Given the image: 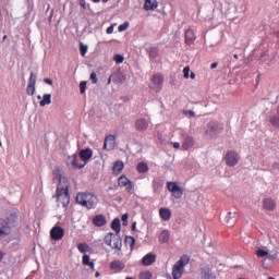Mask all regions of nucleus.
<instances>
[{
  "label": "nucleus",
  "instance_id": "nucleus-1",
  "mask_svg": "<svg viewBox=\"0 0 279 279\" xmlns=\"http://www.w3.org/2000/svg\"><path fill=\"white\" fill-rule=\"evenodd\" d=\"M53 182H59L56 191V199L58 204H61L63 208H66L71 203V195L69 194V184H66V179L62 178L60 169L53 171Z\"/></svg>",
  "mask_w": 279,
  "mask_h": 279
},
{
  "label": "nucleus",
  "instance_id": "nucleus-2",
  "mask_svg": "<svg viewBox=\"0 0 279 279\" xmlns=\"http://www.w3.org/2000/svg\"><path fill=\"white\" fill-rule=\"evenodd\" d=\"M76 204L87 208V210H92V208H96L97 204H99V198L90 192H80L76 194Z\"/></svg>",
  "mask_w": 279,
  "mask_h": 279
},
{
  "label": "nucleus",
  "instance_id": "nucleus-3",
  "mask_svg": "<svg viewBox=\"0 0 279 279\" xmlns=\"http://www.w3.org/2000/svg\"><path fill=\"white\" fill-rule=\"evenodd\" d=\"M191 258L187 255L181 256V258L172 267V278L180 279L182 274H184V267H186Z\"/></svg>",
  "mask_w": 279,
  "mask_h": 279
},
{
  "label": "nucleus",
  "instance_id": "nucleus-4",
  "mask_svg": "<svg viewBox=\"0 0 279 279\" xmlns=\"http://www.w3.org/2000/svg\"><path fill=\"white\" fill-rule=\"evenodd\" d=\"M104 241L106 245H109V247H112V250L121 251V247H123V240H121L119 234L110 232L105 236Z\"/></svg>",
  "mask_w": 279,
  "mask_h": 279
},
{
  "label": "nucleus",
  "instance_id": "nucleus-5",
  "mask_svg": "<svg viewBox=\"0 0 279 279\" xmlns=\"http://www.w3.org/2000/svg\"><path fill=\"white\" fill-rule=\"evenodd\" d=\"M206 134L213 138L214 136H217L219 132H223V124L217 122V121H210L206 129H205Z\"/></svg>",
  "mask_w": 279,
  "mask_h": 279
},
{
  "label": "nucleus",
  "instance_id": "nucleus-6",
  "mask_svg": "<svg viewBox=\"0 0 279 279\" xmlns=\"http://www.w3.org/2000/svg\"><path fill=\"white\" fill-rule=\"evenodd\" d=\"M225 160L228 167H236V165H239L240 157L236 151L229 150L225 156Z\"/></svg>",
  "mask_w": 279,
  "mask_h": 279
},
{
  "label": "nucleus",
  "instance_id": "nucleus-7",
  "mask_svg": "<svg viewBox=\"0 0 279 279\" xmlns=\"http://www.w3.org/2000/svg\"><path fill=\"white\" fill-rule=\"evenodd\" d=\"M201 276L204 279H217V275L213 271V265H202Z\"/></svg>",
  "mask_w": 279,
  "mask_h": 279
},
{
  "label": "nucleus",
  "instance_id": "nucleus-8",
  "mask_svg": "<svg viewBox=\"0 0 279 279\" xmlns=\"http://www.w3.org/2000/svg\"><path fill=\"white\" fill-rule=\"evenodd\" d=\"M50 236L53 241H60L64 236V229L62 227H53L50 230Z\"/></svg>",
  "mask_w": 279,
  "mask_h": 279
},
{
  "label": "nucleus",
  "instance_id": "nucleus-9",
  "mask_svg": "<svg viewBox=\"0 0 279 279\" xmlns=\"http://www.w3.org/2000/svg\"><path fill=\"white\" fill-rule=\"evenodd\" d=\"M147 128H149V121H147V119L138 118L135 121V130L137 132H145V130H147Z\"/></svg>",
  "mask_w": 279,
  "mask_h": 279
},
{
  "label": "nucleus",
  "instance_id": "nucleus-10",
  "mask_svg": "<svg viewBox=\"0 0 279 279\" xmlns=\"http://www.w3.org/2000/svg\"><path fill=\"white\" fill-rule=\"evenodd\" d=\"M236 213L229 211L226 218L222 219V222L229 228H232L236 223Z\"/></svg>",
  "mask_w": 279,
  "mask_h": 279
},
{
  "label": "nucleus",
  "instance_id": "nucleus-11",
  "mask_svg": "<svg viewBox=\"0 0 279 279\" xmlns=\"http://www.w3.org/2000/svg\"><path fill=\"white\" fill-rule=\"evenodd\" d=\"M12 230L10 229V225L8 220L0 218V236H8Z\"/></svg>",
  "mask_w": 279,
  "mask_h": 279
},
{
  "label": "nucleus",
  "instance_id": "nucleus-12",
  "mask_svg": "<svg viewBox=\"0 0 279 279\" xmlns=\"http://www.w3.org/2000/svg\"><path fill=\"white\" fill-rule=\"evenodd\" d=\"M114 143H117V137H114V135L107 136L105 138L104 149L111 151V149H114Z\"/></svg>",
  "mask_w": 279,
  "mask_h": 279
},
{
  "label": "nucleus",
  "instance_id": "nucleus-13",
  "mask_svg": "<svg viewBox=\"0 0 279 279\" xmlns=\"http://www.w3.org/2000/svg\"><path fill=\"white\" fill-rule=\"evenodd\" d=\"M78 156L81 160H83V162H88L93 158V149L90 148L81 149Z\"/></svg>",
  "mask_w": 279,
  "mask_h": 279
},
{
  "label": "nucleus",
  "instance_id": "nucleus-14",
  "mask_svg": "<svg viewBox=\"0 0 279 279\" xmlns=\"http://www.w3.org/2000/svg\"><path fill=\"white\" fill-rule=\"evenodd\" d=\"M156 263V255L154 253H148L142 258V265L145 267H149V265H154Z\"/></svg>",
  "mask_w": 279,
  "mask_h": 279
},
{
  "label": "nucleus",
  "instance_id": "nucleus-15",
  "mask_svg": "<svg viewBox=\"0 0 279 279\" xmlns=\"http://www.w3.org/2000/svg\"><path fill=\"white\" fill-rule=\"evenodd\" d=\"M118 184L119 186H126V191H132L134 189V186L132 185V181H130L128 177H120L118 179Z\"/></svg>",
  "mask_w": 279,
  "mask_h": 279
},
{
  "label": "nucleus",
  "instance_id": "nucleus-16",
  "mask_svg": "<svg viewBox=\"0 0 279 279\" xmlns=\"http://www.w3.org/2000/svg\"><path fill=\"white\" fill-rule=\"evenodd\" d=\"M94 226H97V228H101L106 226V216L104 215H97L93 218Z\"/></svg>",
  "mask_w": 279,
  "mask_h": 279
},
{
  "label": "nucleus",
  "instance_id": "nucleus-17",
  "mask_svg": "<svg viewBox=\"0 0 279 279\" xmlns=\"http://www.w3.org/2000/svg\"><path fill=\"white\" fill-rule=\"evenodd\" d=\"M255 254H256V256H258V258H265V256H266V258H268V260H275L276 259V256L270 255L269 252H267L263 248H258Z\"/></svg>",
  "mask_w": 279,
  "mask_h": 279
},
{
  "label": "nucleus",
  "instance_id": "nucleus-18",
  "mask_svg": "<svg viewBox=\"0 0 279 279\" xmlns=\"http://www.w3.org/2000/svg\"><path fill=\"white\" fill-rule=\"evenodd\" d=\"M195 43V33L193 29L189 28L185 31V44L193 45Z\"/></svg>",
  "mask_w": 279,
  "mask_h": 279
},
{
  "label": "nucleus",
  "instance_id": "nucleus-19",
  "mask_svg": "<svg viewBox=\"0 0 279 279\" xmlns=\"http://www.w3.org/2000/svg\"><path fill=\"white\" fill-rule=\"evenodd\" d=\"M7 223L10 226V230H12V228H14L16 226V223H19V215L16 214H11L8 218H7Z\"/></svg>",
  "mask_w": 279,
  "mask_h": 279
},
{
  "label": "nucleus",
  "instance_id": "nucleus-20",
  "mask_svg": "<svg viewBox=\"0 0 279 279\" xmlns=\"http://www.w3.org/2000/svg\"><path fill=\"white\" fill-rule=\"evenodd\" d=\"M110 267L116 272L123 271V269H125V265L119 260L111 262Z\"/></svg>",
  "mask_w": 279,
  "mask_h": 279
},
{
  "label": "nucleus",
  "instance_id": "nucleus-21",
  "mask_svg": "<svg viewBox=\"0 0 279 279\" xmlns=\"http://www.w3.org/2000/svg\"><path fill=\"white\" fill-rule=\"evenodd\" d=\"M264 208L270 211L276 210V201L271 198L264 199Z\"/></svg>",
  "mask_w": 279,
  "mask_h": 279
},
{
  "label": "nucleus",
  "instance_id": "nucleus-22",
  "mask_svg": "<svg viewBox=\"0 0 279 279\" xmlns=\"http://www.w3.org/2000/svg\"><path fill=\"white\" fill-rule=\"evenodd\" d=\"M156 8H158L157 0H145L144 10H146V11L156 10Z\"/></svg>",
  "mask_w": 279,
  "mask_h": 279
},
{
  "label": "nucleus",
  "instance_id": "nucleus-23",
  "mask_svg": "<svg viewBox=\"0 0 279 279\" xmlns=\"http://www.w3.org/2000/svg\"><path fill=\"white\" fill-rule=\"evenodd\" d=\"M112 80L114 82V84H123V82H125L126 76L125 74L118 72L116 74H112Z\"/></svg>",
  "mask_w": 279,
  "mask_h": 279
},
{
  "label": "nucleus",
  "instance_id": "nucleus-24",
  "mask_svg": "<svg viewBox=\"0 0 279 279\" xmlns=\"http://www.w3.org/2000/svg\"><path fill=\"white\" fill-rule=\"evenodd\" d=\"M69 162L74 167V169H84L85 165H77V155H72L68 157Z\"/></svg>",
  "mask_w": 279,
  "mask_h": 279
},
{
  "label": "nucleus",
  "instance_id": "nucleus-25",
  "mask_svg": "<svg viewBox=\"0 0 279 279\" xmlns=\"http://www.w3.org/2000/svg\"><path fill=\"white\" fill-rule=\"evenodd\" d=\"M193 145H195V141L193 140V137L187 136V137H185V140L182 144V148L186 151V150L191 149V147H193Z\"/></svg>",
  "mask_w": 279,
  "mask_h": 279
},
{
  "label": "nucleus",
  "instance_id": "nucleus-26",
  "mask_svg": "<svg viewBox=\"0 0 279 279\" xmlns=\"http://www.w3.org/2000/svg\"><path fill=\"white\" fill-rule=\"evenodd\" d=\"M159 215L163 221H169V219H171V210L168 208H160Z\"/></svg>",
  "mask_w": 279,
  "mask_h": 279
},
{
  "label": "nucleus",
  "instance_id": "nucleus-27",
  "mask_svg": "<svg viewBox=\"0 0 279 279\" xmlns=\"http://www.w3.org/2000/svg\"><path fill=\"white\" fill-rule=\"evenodd\" d=\"M111 230H114L117 234L121 232V219L114 218L111 222Z\"/></svg>",
  "mask_w": 279,
  "mask_h": 279
},
{
  "label": "nucleus",
  "instance_id": "nucleus-28",
  "mask_svg": "<svg viewBox=\"0 0 279 279\" xmlns=\"http://www.w3.org/2000/svg\"><path fill=\"white\" fill-rule=\"evenodd\" d=\"M51 104V94H45L43 99L39 101V106L45 108V106H49Z\"/></svg>",
  "mask_w": 279,
  "mask_h": 279
},
{
  "label": "nucleus",
  "instance_id": "nucleus-29",
  "mask_svg": "<svg viewBox=\"0 0 279 279\" xmlns=\"http://www.w3.org/2000/svg\"><path fill=\"white\" fill-rule=\"evenodd\" d=\"M121 171H123V161L118 160L113 165V173H116V175H119Z\"/></svg>",
  "mask_w": 279,
  "mask_h": 279
},
{
  "label": "nucleus",
  "instance_id": "nucleus-30",
  "mask_svg": "<svg viewBox=\"0 0 279 279\" xmlns=\"http://www.w3.org/2000/svg\"><path fill=\"white\" fill-rule=\"evenodd\" d=\"M169 230H163L159 234V243H168L169 242Z\"/></svg>",
  "mask_w": 279,
  "mask_h": 279
},
{
  "label": "nucleus",
  "instance_id": "nucleus-31",
  "mask_svg": "<svg viewBox=\"0 0 279 279\" xmlns=\"http://www.w3.org/2000/svg\"><path fill=\"white\" fill-rule=\"evenodd\" d=\"M136 170L138 171V173H147V171H149V166H147L146 162H138Z\"/></svg>",
  "mask_w": 279,
  "mask_h": 279
},
{
  "label": "nucleus",
  "instance_id": "nucleus-32",
  "mask_svg": "<svg viewBox=\"0 0 279 279\" xmlns=\"http://www.w3.org/2000/svg\"><path fill=\"white\" fill-rule=\"evenodd\" d=\"M165 81V78L162 77V75L160 74H155L151 77V82L153 84H155L156 86H162V82Z\"/></svg>",
  "mask_w": 279,
  "mask_h": 279
},
{
  "label": "nucleus",
  "instance_id": "nucleus-33",
  "mask_svg": "<svg viewBox=\"0 0 279 279\" xmlns=\"http://www.w3.org/2000/svg\"><path fill=\"white\" fill-rule=\"evenodd\" d=\"M124 244L129 245L131 250H134V245H136V240L132 235H128L124 239Z\"/></svg>",
  "mask_w": 279,
  "mask_h": 279
},
{
  "label": "nucleus",
  "instance_id": "nucleus-34",
  "mask_svg": "<svg viewBox=\"0 0 279 279\" xmlns=\"http://www.w3.org/2000/svg\"><path fill=\"white\" fill-rule=\"evenodd\" d=\"M167 187H168V191H170V193H173L180 189V185H178V183L175 182H168Z\"/></svg>",
  "mask_w": 279,
  "mask_h": 279
},
{
  "label": "nucleus",
  "instance_id": "nucleus-35",
  "mask_svg": "<svg viewBox=\"0 0 279 279\" xmlns=\"http://www.w3.org/2000/svg\"><path fill=\"white\" fill-rule=\"evenodd\" d=\"M147 53H148L149 58H156L159 53V50L157 47H150V48H148Z\"/></svg>",
  "mask_w": 279,
  "mask_h": 279
},
{
  "label": "nucleus",
  "instance_id": "nucleus-36",
  "mask_svg": "<svg viewBox=\"0 0 279 279\" xmlns=\"http://www.w3.org/2000/svg\"><path fill=\"white\" fill-rule=\"evenodd\" d=\"M172 195L175 199H182V195H184V190L182 187H179L174 192H172Z\"/></svg>",
  "mask_w": 279,
  "mask_h": 279
},
{
  "label": "nucleus",
  "instance_id": "nucleus-37",
  "mask_svg": "<svg viewBox=\"0 0 279 279\" xmlns=\"http://www.w3.org/2000/svg\"><path fill=\"white\" fill-rule=\"evenodd\" d=\"M269 122L274 128H279V116L270 117Z\"/></svg>",
  "mask_w": 279,
  "mask_h": 279
},
{
  "label": "nucleus",
  "instance_id": "nucleus-38",
  "mask_svg": "<svg viewBox=\"0 0 279 279\" xmlns=\"http://www.w3.org/2000/svg\"><path fill=\"white\" fill-rule=\"evenodd\" d=\"M35 93H36V85H31L27 83L26 94L32 96Z\"/></svg>",
  "mask_w": 279,
  "mask_h": 279
},
{
  "label": "nucleus",
  "instance_id": "nucleus-39",
  "mask_svg": "<svg viewBox=\"0 0 279 279\" xmlns=\"http://www.w3.org/2000/svg\"><path fill=\"white\" fill-rule=\"evenodd\" d=\"M77 250H78V252L84 254L86 252V250H88V244H86V243H78L77 244Z\"/></svg>",
  "mask_w": 279,
  "mask_h": 279
},
{
  "label": "nucleus",
  "instance_id": "nucleus-40",
  "mask_svg": "<svg viewBox=\"0 0 279 279\" xmlns=\"http://www.w3.org/2000/svg\"><path fill=\"white\" fill-rule=\"evenodd\" d=\"M140 278L141 279H151V271H149V270L142 271L140 274Z\"/></svg>",
  "mask_w": 279,
  "mask_h": 279
},
{
  "label": "nucleus",
  "instance_id": "nucleus-41",
  "mask_svg": "<svg viewBox=\"0 0 279 279\" xmlns=\"http://www.w3.org/2000/svg\"><path fill=\"white\" fill-rule=\"evenodd\" d=\"M36 80H37L36 74L34 72H31V76L28 78V84L36 86Z\"/></svg>",
  "mask_w": 279,
  "mask_h": 279
},
{
  "label": "nucleus",
  "instance_id": "nucleus-42",
  "mask_svg": "<svg viewBox=\"0 0 279 279\" xmlns=\"http://www.w3.org/2000/svg\"><path fill=\"white\" fill-rule=\"evenodd\" d=\"M123 60H125V58L122 54H116L114 56L116 64H123Z\"/></svg>",
  "mask_w": 279,
  "mask_h": 279
},
{
  "label": "nucleus",
  "instance_id": "nucleus-43",
  "mask_svg": "<svg viewBox=\"0 0 279 279\" xmlns=\"http://www.w3.org/2000/svg\"><path fill=\"white\" fill-rule=\"evenodd\" d=\"M80 93H81V95H84L86 93V82L85 81H82L80 83Z\"/></svg>",
  "mask_w": 279,
  "mask_h": 279
},
{
  "label": "nucleus",
  "instance_id": "nucleus-44",
  "mask_svg": "<svg viewBox=\"0 0 279 279\" xmlns=\"http://www.w3.org/2000/svg\"><path fill=\"white\" fill-rule=\"evenodd\" d=\"M128 27H130V23L125 22L118 27V32H125L128 29Z\"/></svg>",
  "mask_w": 279,
  "mask_h": 279
},
{
  "label": "nucleus",
  "instance_id": "nucleus-45",
  "mask_svg": "<svg viewBox=\"0 0 279 279\" xmlns=\"http://www.w3.org/2000/svg\"><path fill=\"white\" fill-rule=\"evenodd\" d=\"M183 114L185 117H190L191 119L195 118V111L193 110H183Z\"/></svg>",
  "mask_w": 279,
  "mask_h": 279
},
{
  "label": "nucleus",
  "instance_id": "nucleus-46",
  "mask_svg": "<svg viewBox=\"0 0 279 279\" xmlns=\"http://www.w3.org/2000/svg\"><path fill=\"white\" fill-rule=\"evenodd\" d=\"M81 56H86V51H88V46L81 44Z\"/></svg>",
  "mask_w": 279,
  "mask_h": 279
},
{
  "label": "nucleus",
  "instance_id": "nucleus-47",
  "mask_svg": "<svg viewBox=\"0 0 279 279\" xmlns=\"http://www.w3.org/2000/svg\"><path fill=\"white\" fill-rule=\"evenodd\" d=\"M89 263H92V262H90V256L84 254V255H83V265L86 266V265H88Z\"/></svg>",
  "mask_w": 279,
  "mask_h": 279
},
{
  "label": "nucleus",
  "instance_id": "nucleus-48",
  "mask_svg": "<svg viewBox=\"0 0 279 279\" xmlns=\"http://www.w3.org/2000/svg\"><path fill=\"white\" fill-rule=\"evenodd\" d=\"M89 78L92 81V84H97V73L92 72Z\"/></svg>",
  "mask_w": 279,
  "mask_h": 279
},
{
  "label": "nucleus",
  "instance_id": "nucleus-49",
  "mask_svg": "<svg viewBox=\"0 0 279 279\" xmlns=\"http://www.w3.org/2000/svg\"><path fill=\"white\" fill-rule=\"evenodd\" d=\"M191 69L189 66H185L183 69V76L185 77V80H189V73H190Z\"/></svg>",
  "mask_w": 279,
  "mask_h": 279
},
{
  "label": "nucleus",
  "instance_id": "nucleus-50",
  "mask_svg": "<svg viewBox=\"0 0 279 279\" xmlns=\"http://www.w3.org/2000/svg\"><path fill=\"white\" fill-rule=\"evenodd\" d=\"M128 219H129V216H128V214H124L123 216H122V226H128Z\"/></svg>",
  "mask_w": 279,
  "mask_h": 279
},
{
  "label": "nucleus",
  "instance_id": "nucleus-51",
  "mask_svg": "<svg viewBox=\"0 0 279 279\" xmlns=\"http://www.w3.org/2000/svg\"><path fill=\"white\" fill-rule=\"evenodd\" d=\"M45 84H49V86H53V80L51 78H44Z\"/></svg>",
  "mask_w": 279,
  "mask_h": 279
},
{
  "label": "nucleus",
  "instance_id": "nucleus-52",
  "mask_svg": "<svg viewBox=\"0 0 279 279\" xmlns=\"http://www.w3.org/2000/svg\"><path fill=\"white\" fill-rule=\"evenodd\" d=\"M80 5H81V8H83V10H86V8H87L86 0H80Z\"/></svg>",
  "mask_w": 279,
  "mask_h": 279
},
{
  "label": "nucleus",
  "instance_id": "nucleus-53",
  "mask_svg": "<svg viewBox=\"0 0 279 279\" xmlns=\"http://www.w3.org/2000/svg\"><path fill=\"white\" fill-rule=\"evenodd\" d=\"M106 32L107 34H112V32H114V26H109Z\"/></svg>",
  "mask_w": 279,
  "mask_h": 279
},
{
  "label": "nucleus",
  "instance_id": "nucleus-54",
  "mask_svg": "<svg viewBox=\"0 0 279 279\" xmlns=\"http://www.w3.org/2000/svg\"><path fill=\"white\" fill-rule=\"evenodd\" d=\"M217 66H219V63L214 62V63H211L210 69H217Z\"/></svg>",
  "mask_w": 279,
  "mask_h": 279
},
{
  "label": "nucleus",
  "instance_id": "nucleus-55",
  "mask_svg": "<svg viewBox=\"0 0 279 279\" xmlns=\"http://www.w3.org/2000/svg\"><path fill=\"white\" fill-rule=\"evenodd\" d=\"M173 147H174V149H180V143L174 142V143H173Z\"/></svg>",
  "mask_w": 279,
  "mask_h": 279
},
{
  "label": "nucleus",
  "instance_id": "nucleus-56",
  "mask_svg": "<svg viewBox=\"0 0 279 279\" xmlns=\"http://www.w3.org/2000/svg\"><path fill=\"white\" fill-rule=\"evenodd\" d=\"M87 267H90V269H95V262L89 263Z\"/></svg>",
  "mask_w": 279,
  "mask_h": 279
},
{
  "label": "nucleus",
  "instance_id": "nucleus-57",
  "mask_svg": "<svg viewBox=\"0 0 279 279\" xmlns=\"http://www.w3.org/2000/svg\"><path fill=\"white\" fill-rule=\"evenodd\" d=\"M111 83H112V75L109 76V78H108V81H107L108 86H110Z\"/></svg>",
  "mask_w": 279,
  "mask_h": 279
},
{
  "label": "nucleus",
  "instance_id": "nucleus-58",
  "mask_svg": "<svg viewBox=\"0 0 279 279\" xmlns=\"http://www.w3.org/2000/svg\"><path fill=\"white\" fill-rule=\"evenodd\" d=\"M190 77H191V80H195V73L191 72Z\"/></svg>",
  "mask_w": 279,
  "mask_h": 279
},
{
  "label": "nucleus",
  "instance_id": "nucleus-59",
  "mask_svg": "<svg viewBox=\"0 0 279 279\" xmlns=\"http://www.w3.org/2000/svg\"><path fill=\"white\" fill-rule=\"evenodd\" d=\"M258 82H260V74L257 75L256 84H258Z\"/></svg>",
  "mask_w": 279,
  "mask_h": 279
},
{
  "label": "nucleus",
  "instance_id": "nucleus-60",
  "mask_svg": "<svg viewBox=\"0 0 279 279\" xmlns=\"http://www.w3.org/2000/svg\"><path fill=\"white\" fill-rule=\"evenodd\" d=\"M132 230H136V222H133Z\"/></svg>",
  "mask_w": 279,
  "mask_h": 279
},
{
  "label": "nucleus",
  "instance_id": "nucleus-61",
  "mask_svg": "<svg viewBox=\"0 0 279 279\" xmlns=\"http://www.w3.org/2000/svg\"><path fill=\"white\" fill-rule=\"evenodd\" d=\"M0 260H3V253L0 251Z\"/></svg>",
  "mask_w": 279,
  "mask_h": 279
},
{
  "label": "nucleus",
  "instance_id": "nucleus-62",
  "mask_svg": "<svg viewBox=\"0 0 279 279\" xmlns=\"http://www.w3.org/2000/svg\"><path fill=\"white\" fill-rule=\"evenodd\" d=\"M99 276H100L99 271H96V272H95V277H96V278H99Z\"/></svg>",
  "mask_w": 279,
  "mask_h": 279
},
{
  "label": "nucleus",
  "instance_id": "nucleus-63",
  "mask_svg": "<svg viewBox=\"0 0 279 279\" xmlns=\"http://www.w3.org/2000/svg\"><path fill=\"white\" fill-rule=\"evenodd\" d=\"M37 99H39L40 101H43V96L38 95Z\"/></svg>",
  "mask_w": 279,
  "mask_h": 279
},
{
  "label": "nucleus",
  "instance_id": "nucleus-64",
  "mask_svg": "<svg viewBox=\"0 0 279 279\" xmlns=\"http://www.w3.org/2000/svg\"><path fill=\"white\" fill-rule=\"evenodd\" d=\"M233 58H234L235 60H239V54H233Z\"/></svg>",
  "mask_w": 279,
  "mask_h": 279
}]
</instances>
